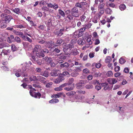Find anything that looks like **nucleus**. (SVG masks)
I'll return each mask as SVG.
<instances>
[{
  "mask_svg": "<svg viewBox=\"0 0 133 133\" xmlns=\"http://www.w3.org/2000/svg\"><path fill=\"white\" fill-rule=\"evenodd\" d=\"M1 17L2 20L7 23H9L11 20L13 19L12 16L4 13L2 14L1 15Z\"/></svg>",
  "mask_w": 133,
  "mask_h": 133,
  "instance_id": "1",
  "label": "nucleus"
},
{
  "mask_svg": "<svg viewBox=\"0 0 133 133\" xmlns=\"http://www.w3.org/2000/svg\"><path fill=\"white\" fill-rule=\"evenodd\" d=\"M76 92L78 93V95H76L75 96V98L77 100H82L85 98V96L82 94H84L85 93V91H83L81 90H78L76 91Z\"/></svg>",
  "mask_w": 133,
  "mask_h": 133,
  "instance_id": "2",
  "label": "nucleus"
},
{
  "mask_svg": "<svg viewBox=\"0 0 133 133\" xmlns=\"http://www.w3.org/2000/svg\"><path fill=\"white\" fill-rule=\"evenodd\" d=\"M36 91V90L35 89H30L29 91L30 95L33 97L39 98L41 96V94L38 92L36 93L35 92Z\"/></svg>",
  "mask_w": 133,
  "mask_h": 133,
  "instance_id": "3",
  "label": "nucleus"
},
{
  "mask_svg": "<svg viewBox=\"0 0 133 133\" xmlns=\"http://www.w3.org/2000/svg\"><path fill=\"white\" fill-rule=\"evenodd\" d=\"M71 14L75 17H78L79 16L78 9L75 7H73L71 10Z\"/></svg>",
  "mask_w": 133,
  "mask_h": 133,
  "instance_id": "4",
  "label": "nucleus"
},
{
  "mask_svg": "<svg viewBox=\"0 0 133 133\" xmlns=\"http://www.w3.org/2000/svg\"><path fill=\"white\" fill-rule=\"evenodd\" d=\"M101 85L102 87H104L103 89L104 90H110L112 88L113 85L109 84L108 83L105 82L101 83Z\"/></svg>",
  "mask_w": 133,
  "mask_h": 133,
  "instance_id": "5",
  "label": "nucleus"
},
{
  "mask_svg": "<svg viewBox=\"0 0 133 133\" xmlns=\"http://www.w3.org/2000/svg\"><path fill=\"white\" fill-rule=\"evenodd\" d=\"M64 79V78L63 75L60 74L58 77L54 80V82L56 83H59Z\"/></svg>",
  "mask_w": 133,
  "mask_h": 133,
  "instance_id": "6",
  "label": "nucleus"
},
{
  "mask_svg": "<svg viewBox=\"0 0 133 133\" xmlns=\"http://www.w3.org/2000/svg\"><path fill=\"white\" fill-rule=\"evenodd\" d=\"M41 47V46L39 45H36L35 46L34 48L33 49V52L34 54H36L37 52L40 51Z\"/></svg>",
  "mask_w": 133,
  "mask_h": 133,
  "instance_id": "7",
  "label": "nucleus"
},
{
  "mask_svg": "<svg viewBox=\"0 0 133 133\" xmlns=\"http://www.w3.org/2000/svg\"><path fill=\"white\" fill-rule=\"evenodd\" d=\"M82 36V33L81 32L80 33L78 31H76L73 33V38H77Z\"/></svg>",
  "mask_w": 133,
  "mask_h": 133,
  "instance_id": "8",
  "label": "nucleus"
},
{
  "mask_svg": "<svg viewBox=\"0 0 133 133\" xmlns=\"http://www.w3.org/2000/svg\"><path fill=\"white\" fill-rule=\"evenodd\" d=\"M37 80L39 81L42 83H43L44 84L46 83L45 81L46 78L44 77L40 76H37Z\"/></svg>",
  "mask_w": 133,
  "mask_h": 133,
  "instance_id": "9",
  "label": "nucleus"
},
{
  "mask_svg": "<svg viewBox=\"0 0 133 133\" xmlns=\"http://www.w3.org/2000/svg\"><path fill=\"white\" fill-rule=\"evenodd\" d=\"M84 84V82L83 80H81L80 82L76 84V88L77 89H81L83 85Z\"/></svg>",
  "mask_w": 133,
  "mask_h": 133,
  "instance_id": "10",
  "label": "nucleus"
},
{
  "mask_svg": "<svg viewBox=\"0 0 133 133\" xmlns=\"http://www.w3.org/2000/svg\"><path fill=\"white\" fill-rule=\"evenodd\" d=\"M63 42V40L62 39H59L57 40L56 42H53V44L55 46H59L61 45Z\"/></svg>",
  "mask_w": 133,
  "mask_h": 133,
  "instance_id": "11",
  "label": "nucleus"
},
{
  "mask_svg": "<svg viewBox=\"0 0 133 133\" xmlns=\"http://www.w3.org/2000/svg\"><path fill=\"white\" fill-rule=\"evenodd\" d=\"M73 44L71 43L67 44L65 45L64 47V48L65 50H67L68 49L71 50L74 47Z\"/></svg>",
  "mask_w": 133,
  "mask_h": 133,
  "instance_id": "12",
  "label": "nucleus"
},
{
  "mask_svg": "<svg viewBox=\"0 0 133 133\" xmlns=\"http://www.w3.org/2000/svg\"><path fill=\"white\" fill-rule=\"evenodd\" d=\"M10 46V45L8 43H6L3 42L0 44V48L1 49H2L4 47H8Z\"/></svg>",
  "mask_w": 133,
  "mask_h": 133,
  "instance_id": "13",
  "label": "nucleus"
},
{
  "mask_svg": "<svg viewBox=\"0 0 133 133\" xmlns=\"http://www.w3.org/2000/svg\"><path fill=\"white\" fill-rule=\"evenodd\" d=\"M43 59H44L47 64H50L51 62H52V59L51 57L46 56Z\"/></svg>",
  "mask_w": 133,
  "mask_h": 133,
  "instance_id": "14",
  "label": "nucleus"
},
{
  "mask_svg": "<svg viewBox=\"0 0 133 133\" xmlns=\"http://www.w3.org/2000/svg\"><path fill=\"white\" fill-rule=\"evenodd\" d=\"M53 42L52 41L46 42L45 45L46 46L48 47L49 48H52L53 45Z\"/></svg>",
  "mask_w": 133,
  "mask_h": 133,
  "instance_id": "15",
  "label": "nucleus"
},
{
  "mask_svg": "<svg viewBox=\"0 0 133 133\" xmlns=\"http://www.w3.org/2000/svg\"><path fill=\"white\" fill-rule=\"evenodd\" d=\"M40 75L45 77H47L49 76V72L47 71L46 70L44 71H42V72H41Z\"/></svg>",
  "mask_w": 133,
  "mask_h": 133,
  "instance_id": "16",
  "label": "nucleus"
},
{
  "mask_svg": "<svg viewBox=\"0 0 133 133\" xmlns=\"http://www.w3.org/2000/svg\"><path fill=\"white\" fill-rule=\"evenodd\" d=\"M54 33L55 35H57L58 36H60L63 34V32H61L59 30L57 29L54 31Z\"/></svg>",
  "mask_w": 133,
  "mask_h": 133,
  "instance_id": "17",
  "label": "nucleus"
},
{
  "mask_svg": "<svg viewBox=\"0 0 133 133\" xmlns=\"http://www.w3.org/2000/svg\"><path fill=\"white\" fill-rule=\"evenodd\" d=\"M36 56L39 58H42L44 56V54L42 52H37L36 54Z\"/></svg>",
  "mask_w": 133,
  "mask_h": 133,
  "instance_id": "18",
  "label": "nucleus"
},
{
  "mask_svg": "<svg viewBox=\"0 0 133 133\" xmlns=\"http://www.w3.org/2000/svg\"><path fill=\"white\" fill-rule=\"evenodd\" d=\"M23 39L25 41H28L30 43L32 42V40L27 36H24L23 37Z\"/></svg>",
  "mask_w": 133,
  "mask_h": 133,
  "instance_id": "19",
  "label": "nucleus"
},
{
  "mask_svg": "<svg viewBox=\"0 0 133 133\" xmlns=\"http://www.w3.org/2000/svg\"><path fill=\"white\" fill-rule=\"evenodd\" d=\"M74 84L73 83L71 87L70 88L68 87H66L64 88V89L67 91H70L73 90L74 89Z\"/></svg>",
  "mask_w": 133,
  "mask_h": 133,
  "instance_id": "20",
  "label": "nucleus"
},
{
  "mask_svg": "<svg viewBox=\"0 0 133 133\" xmlns=\"http://www.w3.org/2000/svg\"><path fill=\"white\" fill-rule=\"evenodd\" d=\"M59 102V100L56 99H54L50 100L49 102L51 103H58Z\"/></svg>",
  "mask_w": 133,
  "mask_h": 133,
  "instance_id": "21",
  "label": "nucleus"
},
{
  "mask_svg": "<svg viewBox=\"0 0 133 133\" xmlns=\"http://www.w3.org/2000/svg\"><path fill=\"white\" fill-rule=\"evenodd\" d=\"M16 27L17 28H19L21 29V28H25L26 27V23L25 24H20L19 25H17L16 26Z\"/></svg>",
  "mask_w": 133,
  "mask_h": 133,
  "instance_id": "22",
  "label": "nucleus"
},
{
  "mask_svg": "<svg viewBox=\"0 0 133 133\" xmlns=\"http://www.w3.org/2000/svg\"><path fill=\"white\" fill-rule=\"evenodd\" d=\"M112 61V59L111 57L107 56L106 57L105 59V62L106 63H110Z\"/></svg>",
  "mask_w": 133,
  "mask_h": 133,
  "instance_id": "23",
  "label": "nucleus"
},
{
  "mask_svg": "<svg viewBox=\"0 0 133 133\" xmlns=\"http://www.w3.org/2000/svg\"><path fill=\"white\" fill-rule=\"evenodd\" d=\"M76 92L72 91L68 92V93H66V94L67 96H73V95L75 94H76Z\"/></svg>",
  "mask_w": 133,
  "mask_h": 133,
  "instance_id": "24",
  "label": "nucleus"
},
{
  "mask_svg": "<svg viewBox=\"0 0 133 133\" xmlns=\"http://www.w3.org/2000/svg\"><path fill=\"white\" fill-rule=\"evenodd\" d=\"M78 54V52L77 51V49H74L72 50L71 52V54L74 55L75 56L77 55Z\"/></svg>",
  "mask_w": 133,
  "mask_h": 133,
  "instance_id": "25",
  "label": "nucleus"
},
{
  "mask_svg": "<svg viewBox=\"0 0 133 133\" xmlns=\"http://www.w3.org/2000/svg\"><path fill=\"white\" fill-rule=\"evenodd\" d=\"M57 71L56 70H52L50 74L52 76H56L57 75Z\"/></svg>",
  "mask_w": 133,
  "mask_h": 133,
  "instance_id": "26",
  "label": "nucleus"
},
{
  "mask_svg": "<svg viewBox=\"0 0 133 133\" xmlns=\"http://www.w3.org/2000/svg\"><path fill=\"white\" fill-rule=\"evenodd\" d=\"M106 13L107 14L111 15L112 12V11L110 8H107L105 10Z\"/></svg>",
  "mask_w": 133,
  "mask_h": 133,
  "instance_id": "27",
  "label": "nucleus"
},
{
  "mask_svg": "<svg viewBox=\"0 0 133 133\" xmlns=\"http://www.w3.org/2000/svg\"><path fill=\"white\" fill-rule=\"evenodd\" d=\"M119 8L121 10L123 11L125 9L126 6L124 4H123L120 5Z\"/></svg>",
  "mask_w": 133,
  "mask_h": 133,
  "instance_id": "28",
  "label": "nucleus"
},
{
  "mask_svg": "<svg viewBox=\"0 0 133 133\" xmlns=\"http://www.w3.org/2000/svg\"><path fill=\"white\" fill-rule=\"evenodd\" d=\"M13 11L17 14H19L20 13V9L18 8H16L14 9H13Z\"/></svg>",
  "mask_w": 133,
  "mask_h": 133,
  "instance_id": "29",
  "label": "nucleus"
},
{
  "mask_svg": "<svg viewBox=\"0 0 133 133\" xmlns=\"http://www.w3.org/2000/svg\"><path fill=\"white\" fill-rule=\"evenodd\" d=\"M29 79L31 81H37V77L34 76H32L29 77Z\"/></svg>",
  "mask_w": 133,
  "mask_h": 133,
  "instance_id": "30",
  "label": "nucleus"
},
{
  "mask_svg": "<svg viewBox=\"0 0 133 133\" xmlns=\"http://www.w3.org/2000/svg\"><path fill=\"white\" fill-rule=\"evenodd\" d=\"M11 46V49L12 51H15L17 50V48L14 44H12Z\"/></svg>",
  "mask_w": 133,
  "mask_h": 133,
  "instance_id": "31",
  "label": "nucleus"
},
{
  "mask_svg": "<svg viewBox=\"0 0 133 133\" xmlns=\"http://www.w3.org/2000/svg\"><path fill=\"white\" fill-rule=\"evenodd\" d=\"M85 13L80 17V20L82 22H83L85 21L86 18V17L84 15Z\"/></svg>",
  "mask_w": 133,
  "mask_h": 133,
  "instance_id": "32",
  "label": "nucleus"
},
{
  "mask_svg": "<svg viewBox=\"0 0 133 133\" xmlns=\"http://www.w3.org/2000/svg\"><path fill=\"white\" fill-rule=\"evenodd\" d=\"M61 66L62 67H65L67 68L70 66V65L68 63L65 62L64 63L61 64Z\"/></svg>",
  "mask_w": 133,
  "mask_h": 133,
  "instance_id": "33",
  "label": "nucleus"
},
{
  "mask_svg": "<svg viewBox=\"0 0 133 133\" xmlns=\"http://www.w3.org/2000/svg\"><path fill=\"white\" fill-rule=\"evenodd\" d=\"M62 74L63 75V76H69L70 75V74L67 71L63 72L62 74Z\"/></svg>",
  "mask_w": 133,
  "mask_h": 133,
  "instance_id": "34",
  "label": "nucleus"
},
{
  "mask_svg": "<svg viewBox=\"0 0 133 133\" xmlns=\"http://www.w3.org/2000/svg\"><path fill=\"white\" fill-rule=\"evenodd\" d=\"M58 12L59 14L62 17H64L65 16V13L64 11L61 9H59L58 10Z\"/></svg>",
  "mask_w": 133,
  "mask_h": 133,
  "instance_id": "35",
  "label": "nucleus"
},
{
  "mask_svg": "<svg viewBox=\"0 0 133 133\" xmlns=\"http://www.w3.org/2000/svg\"><path fill=\"white\" fill-rule=\"evenodd\" d=\"M93 87V85L90 84H87L85 86V88L87 89H92Z\"/></svg>",
  "mask_w": 133,
  "mask_h": 133,
  "instance_id": "36",
  "label": "nucleus"
},
{
  "mask_svg": "<svg viewBox=\"0 0 133 133\" xmlns=\"http://www.w3.org/2000/svg\"><path fill=\"white\" fill-rule=\"evenodd\" d=\"M86 29V28L85 27H84L83 28H81L78 31L79 32H80V33L81 32V33H82V35L83 36V32Z\"/></svg>",
  "mask_w": 133,
  "mask_h": 133,
  "instance_id": "37",
  "label": "nucleus"
},
{
  "mask_svg": "<svg viewBox=\"0 0 133 133\" xmlns=\"http://www.w3.org/2000/svg\"><path fill=\"white\" fill-rule=\"evenodd\" d=\"M125 62V60L122 58H121L119 60V62L121 64L124 63Z\"/></svg>",
  "mask_w": 133,
  "mask_h": 133,
  "instance_id": "38",
  "label": "nucleus"
},
{
  "mask_svg": "<svg viewBox=\"0 0 133 133\" xmlns=\"http://www.w3.org/2000/svg\"><path fill=\"white\" fill-rule=\"evenodd\" d=\"M92 35L93 36V38H94V39L95 38H98V36L97 35V33L96 32H94L92 34Z\"/></svg>",
  "mask_w": 133,
  "mask_h": 133,
  "instance_id": "39",
  "label": "nucleus"
},
{
  "mask_svg": "<svg viewBox=\"0 0 133 133\" xmlns=\"http://www.w3.org/2000/svg\"><path fill=\"white\" fill-rule=\"evenodd\" d=\"M74 81V79L73 78H71L70 79L68 82V83H67L69 85H70L72 84L73 83Z\"/></svg>",
  "mask_w": 133,
  "mask_h": 133,
  "instance_id": "40",
  "label": "nucleus"
},
{
  "mask_svg": "<svg viewBox=\"0 0 133 133\" xmlns=\"http://www.w3.org/2000/svg\"><path fill=\"white\" fill-rule=\"evenodd\" d=\"M14 39L15 41L18 43H20L21 42L20 38L18 37H16Z\"/></svg>",
  "mask_w": 133,
  "mask_h": 133,
  "instance_id": "41",
  "label": "nucleus"
},
{
  "mask_svg": "<svg viewBox=\"0 0 133 133\" xmlns=\"http://www.w3.org/2000/svg\"><path fill=\"white\" fill-rule=\"evenodd\" d=\"M52 19L51 18H50L48 20L47 22V25L48 26H49L50 25H52Z\"/></svg>",
  "mask_w": 133,
  "mask_h": 133,
  "instance_id": "42",
  "label": "nucleus"
},
{
  "mask_svg": "<svg viewBox=\"0 0 133 133\" xmlns=\"http://www.w3.org/2000/svg\"><path fill=\"white\" fill-rule=\"evenodd\" d=\"M6 23H3L1 24V28H5L7 26Z\"/></svg>",
  "mask_w": 133,
  "mask_h": 133,
  "instance_id": "43",
  "label": "nucleus"
},
{
  "mask_svg": "<svg viewBox=\"0 0 133 133\" xmlns=\"http://www.w3.org/2000/svg\"><path fill=\"white\" fill-rule=\"evenodd\" d=\"M75 7H78L80 8H82V6H81L80 2H77L75 5Z\"/></svg>",
  "mask_w": 133,
  "mask_h": 133,
  "instance_id": "44",
  "label": "nucleus"
},
{
  "mask_svg": "<svg viewBox=\"0 0 133 133\" xmlns=\"http://www.w3.org/2000/svg\"><path fill=\"white\" fill-rule=\"evenodd\" d=\"M105 5V4L104 3H102L99 4L98 6V8L100 9H104V7Z\"/></svg>",
  "mask_w": 133,
  "mask_h": 133,
  "instance_id": "45",
  "label": "nucleus"
},
{
  "mask_svg": "<svg viewBox=\"0 0 133 133\" xmlns=\"http://www.w3.org/2000/svg\"><path fill=\"white\" fill-rule=\"evenodd\" d=\"M106 75L108 77H111L113 75V73L111 71H109L107 72Z\"/></svg>",
  "mask_w": 133,
  "mask_h": 133,
  "instance_id": "46",
  "label": "nucleus"
},
{
  "mask_svg": "<svg viewBox=\"0 0 133 133\" xmlns=\"http://www.w3.org/2000/svg\"><path fill=\"white\" fill-rule=\"evenodd\" d=\"M87 41L88 43L90 45L92 44V42L91 41V39L90 38L88 37L87 39Z\"/></svg>",
  "mask_w": 133,
  "mask_h": 133,
  "instance_id": "47",
  "label": "nucleus"
},
{
  "mask_svg": "<svg viewBox=\"0 0 133 133\" xmlns=\"http://www.w3.org/2000/svg\"><path fill=\"white\" fill-rule=\"evenodd\" d=\"M74 16H72L71 15H67L66 18L69 19V20H72L73 19Z\"/></svg>",
  "mask_w": 133,
  "mask_h": 133,
  "instance_id": "48",
  "label": "nucleus"
},
{
  "mask_svg": "<svg viewBox=\"0 0 133 133\" xmlns=\"http://www.w3.org/2000/svg\"><path fill=\"white\" fill-rule=\"evenodd\" d=\"M42 70L40 68H37L36 69V71L38 73H40V74L42 72Z\"/></svg>",
  "mask_w": 133,
  "mask_h": 133,
  "instance_id": "49",
  "label": "nucleus"
},
{
  "mask_svg": "<svg viewBox=\"0 0 133 133\" xmlns=\"http://www.w3.org/2000/svg\"><path fill=\"white\" fill-rule=\"evenodd\" d=\"M45 26L44 25H40L38 27L39 28L40 30H43L45 27Z\"/></svg>",
  "mask_w": 133,
  "mask_h": 133,
  "instance_id": "50",
  "label": "nucleus"
},
{
  "mask_svg": "<svg viewBox=\"0 0 133 133\" xmlns=\"http://www.w3.org/2000/svg\"><path fill=\"white\" fill-rule=\"evenodd\" d=\"M111 84L113 85V84L116 83L117 82V80L115 78H112Z\"/></svg>",
  "mask_w": 133,
  "mask_h": 133,
  "instance_id": "51",
  "label": "nucleus"
},
{
  "mask_svg": "<svg viewBox=\"0 0 133 133\" xmlns=\"http://www.w3.org/2000/svg\"><path fill=\"white\" fill-rule=\"evenodd\" d=\"M129 69L127 67H126L124 68V72L126 73H128L129 72Z\"/></svg>",
  "mask_w": 133,
  "mask_h": 133,
  "instance_id": "52",
  "label": "nucleus"
},
{
  "mask_svg": "<svg viewBox=\"0 0 133 133\" xmlns=\"http://www.w3.org/2000/svg\"><path fill=\"white\" fill-rule=\"evenodd\" d=\"M55 91H59L62 90V89L61 88L60 86L58 87L55 88L54 89Z\"/></svg>",
  "mask_w": 133,
  "mask_h": 133,
  "instance_id": "53",
  "label": "nucleus"
},
{
  "mask_svg": "<svg viewBox=\"0 0 133 133\" xmlns=\"http://www.w3.org/2000/svg\"><path fill=\"white\" fill-rule=\"evenodd\" d=\"M42 62V60L41 59L37 60L36 61V62L37 64L39 65H41Z\"/></svg>",
  "mask_w": 133,
  "mask_h": 133,
  "instance_id": "54",
  "label": "nucleus"
},
{
  "mask_svg": "<svg viewBox=\"0 0 133 133\" xmlns=\"http://www.w3.org/2000/svg\"><path fill=\"white\" fill-rule=\"evenodd\" d=\"M4 12L5 14H9L11 13V11L8 9H6L4 10Z\"/></svg>",
  "mask_w": 133,
  "mask_h": 133,
  "instance_id": "55",
  "label": "nucleus"
},
{
  "mask_svg": "<svg viewBox=\"0 0 133 133\" xmlns=\"http://www.w3.org/2000/svg\"><path fill=\"white\" fill-rule=\"evenodd\" d=\"M94 84L96 85H100L101 83H99V81H97V80L95 79L94 81Z\"/></svg>",
  "mask_w": 133,
  "mask_h": 133,
  "instance_id": "56",
  "label": "nucleus"
},
{
  "mask_svg": "<svg viewBox=\"0 0 133 133\" xmlns=\"http://www.w3.org/2000/svg\"><path fill=\"white\" fill-rule=\"evenodd\" d=\"M42 10L45 11H48L49 10V9L46 6H44L42 8Z\"/></svg>",
  "mask_w": 133,
  "mask_h": 133,
  "instance_id": "57",
  "label": "nucleus"
},
{
  "mask_svg": "<svg viewBox=\"0 0 133 133\" xmlns=\"http://www.w3.org/2000/svg\"><path fill=\"white\" fill-rule=\"evenodd\" d=\"M52 82H50L47 83L45 85L46 88H50V87L52 85Z\"/></svg>",
  "mask_w": 133,
  "mask_h": 133,
  "instance_id": "58",
  "label": "nucleus"
},
{
  "mask_svg": "<svg viewBox=\"0 0 133 133\" xmlns=\"http://www.w3.org/2000/svg\"><path fill=\"white\" fill-rule=\"evenodd\" d=\"M78 43L79 45H83V41L82 39H79L78 41Z\"/></svg>",
  "mask_w": 133,
  "mask_h": 133,
  "instance_id": "59",
  "label": "nucleus"
},
{
  "mask_svg": "<svg viewBox=\"0 0 133 133\" xmlns=\"http://www.w3.org/2000/svg\"><path fill=\"white\" fill-rule=\"evenodd\" d=\"M83 72L85 74H87L89 72V71L88 69H85L83 70Z\"/></svg>",
  "mask_w": 133,
  "mask_h": 133,
  "instance_id": "60",
  "label": "nucleus"
},
{
  "mask_svg": "<svg viewBox=\"0 0 133 133\" xmlns=\"http://www.w3.org/2000/svg\"><path fill=\"white\" fill-rule=\"evenodd\" d=\"M120 70V67L118 66H116L115 68V71H118Z\"/></svg>",
  "mask_w": 133,
  "mask_h": 133,
  "instance_id": "61",
  "label": "nucleus"
},
{
  "mask_svg": "<svg viewBox=\"0 0 133 133\" xmlns=\"http://www.w3.org/2000/svg\"><path fill=\"white\" fill-rule=\"evenodd\" d=\"M95 66L96 68H99L101 66V65L99 63H97L95 64Z\"/></svg>",
  "mask_w": 133,
  "mask_h": 133,
  "instance_id": "62",
  "label": "nucleus"
},
{
  "mask_svg": "<svg viewBox=\"0 0 133 133\" xmlns=\"http://www.w3.org/2000/svg\"><path fill=\"white\" fill-rule=\"evenodd\" d=\"M1 52L4 55H8V53L7 52L6 50L5 49H3Z\"/></svg>",
  "mask_w": 133,
  "mask_h": 133,
  "instance_id": "63",
  "label": "nucleus"
},
{
  "mask_svg": "<svg viewBox=\"0 0 133 133\" xmlns=\"http://www.w3.org/2000/svg\"><path fill=\"white\" fill-rule=\"evenodd\" d=\"M100 43V41L98 39L96 38L95 40V45H97Z\"/></svg>",
  "mask_w": 133,
  "mask_h": 133,
  "instance_id": "64",
  "label": "nucleus"
}]
</instances>
